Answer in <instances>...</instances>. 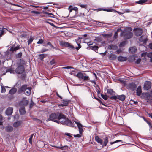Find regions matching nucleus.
Masks as SVG:
<instances>
[{
  "label": "nucleus",
  "instance_id": "53",
  "mask_svg": "<svg viewBox=\"0 0 152 152\" xmlns=\"http://www.w3.org/2000/svg\"><path fill=\"white\" fill-rule=\"evenodd\" d=\"M141 61V59L140 58H138L136 61V63L137 64H139Z\"/></svg>",
  "mask_w": 152,
  "mask_h": 152
},
{
  "label": "nucleus",
  "instance_id": "51",
  "mask_svg": "<svg viewBox=\"0 0 152 152\" xmlns=\"http://www.w3.org/2000/svg\"><path fill=\"white\" fill-rule=\"evenodd\" d=\"M147 123H148V124L149 127L150 128H152V126L151 123L149 121H146Z\"/></svg>",
  "mask_w": 152,
  "mask_h": 152
},
{
  "label": "nucleus",
  "instance_id": "17",
  "mask_svg": "<svg viewBox=\"0 0 152 152\" xmlns=\"http://www.w3.org/2000/svg\"><path fill=\"white\" fill-rule=\"evenodd\" d=\"M128 87L132 91H134L136 88V86L133 83H131L128 85Z\"/></svg>",
  "mask_w": 152,
  "mask_h": 152
},
{
  "label": "nucleus",
  "instance_id": "45",
  "mask_svg": "<svg viewBox=\"0 0 152 152\" xmlns=\"http://www.w3.org/2000/svg\"><path fill=\"white\" fill-rule=\"evenodd\" d=\"M2 120V116L0 114V125H3Z\"/></svg>",
  "mask_w": 152,
  "mask_h": 152
},
{
  "label": "nucleus",
  "instance_id": "57",
  "mask_svg": "<svg viewBox=\"0 0 152 152\" xmlns=\"http://www.w3.org/2000/svg\"><path fill=\"white\" fill-rule=\"evenodd\" d=\"M18 47H16L14 48V49H13L12 48H11L10 50L12 51H15V50H18Z\"/></svg>",
  "mask_w": 152,
  "mask_h": 152
},
{
  "label": "nucleus",
  "instance_id": "24",
  "mask_svg": "<svg viewBox=\"0 0 152 152\" xmlns=\"http://www.w3.org/2000/svg\"><path fill=\"white\" fill-rule=\"evenodd\" d=\"M109 58L110 60H115L116 59L117 56L115 54H111L109 56Z\"/></svg>",
  "mask_w": 152,
  "mask_h": 152
},
{
  "label": "nucleus",
  "instance_id": "8",
  "mask_svg": "<svg viewBox=\"0 0 152 152\" xmlns=\"http://www.w3.org/2000/svg\"><path fill=\"white\" fill-rule=\"evenodd\" d=\"M98 10V11L103 10L104 11H107L108 12H116L119 14H121V13L120 12L117 11L115 10H113L111 7L108 8L107 9H102L101 8H99Z\"/></svg>",
  "mask_w": 152,
  "mask_h": 152
},
{
  "label": "nucleus",
  "instance_id": "29",
  "mask_svg": "<svg viewBox=\"0 0 152 152\" xmlns=\"http://www.w3.org/2000/svg\"><path fill=\"white\" fill-rule=\"evenodd\" d=\"M72 7L71 5L69 7V9H70L69 10V12H71L72 10H75V11H77L78 10V8L76 7H74L73 8L70 9L71 7Z\"/></svg>",
  "mask_w": 152,
  "mask_h": 152
},
{
  "label": "nucleus",
  "instance_id": "25",
  "mask_svg": "<svg viewBox=\"0 0 152 152\" xmlns=\"http://www.w3.org/2000/svg\"><path fill=\"white\" fill-rule=\"evenodd\" d=\"M19 112L21 115H23L26 113L25 108L24 107H21L19 109Z\"/></svg>",
  "mask_w": 152,
  "mask_h": 152
},
{
  "label": "nucleus",
  "instance_id": "52",
  "mask_svg": "<svg viewBox=\"0 0 152 152\" xmlns=\"http://www.w3.org/2000/svg\"><path fill=\"white\" fill-rule=\"evenodd\" d=\"M43 40L42 39H40L37 42V44H42V43H43Z\"/></svg>",
  "mask_w": 152,
  "mask_h": 152
},
{
  "label": "nucleus",
  "instance_id": "23",
  "mask_svg": "<svg viewBox=\"0 0 152 152\" xmlns=\"http://www.w3.org/2000/svg\"><path fill=\"white\" fill-rule=\"evenodd\" d=\"M118 60L120 61H125L127 59L126 57H124L122 56H119L118 58Z\"/></svg>",
  "mask_w": 152,
  "mask_h": 152
},
{
  "label": "nucleus",
  "instance_id": "42",
  "mask_svg": "<svg viewBox=\"0 0 152 152\" xmlns=\"http://www.w3.org/2000/svg\"><path fill=\"white\" fill-rule=\"evenodd\" d=\"M102 35L103 37H110L111 36V35L110 34H102Z\"/></svg>",
  "mask_w": 152,
  "mask_h": 152
},
{
  "label": "nucleus",
  "instance_id": "20",
  "mask_svg": "<svg viewBox=\"0 0 152 152\" xmlns=\"http://www.w3.org/2000/svg\"><path fill=\"white\" fill-rule=\"evenodd\" d=\"M31 88L27 87L25 91V94L27 96H29L31 94Z\"/></svg>",
  "mask_w": 152,
  "mask_h": 152
},
{
  "label": "nucleus",
  "instance_id": "3",
  "mask_svg": "<svg viewBox=\"0 0 152 152\" xmlns=\"http://www.w3.org/2000/svg\"><path fill=\"white\" fill-rule=\"evenodd\" d=\"M59 124L66 125L69 126H71L72 125V123L71 121L66 118V116L65 115L64 117L61 118Z\"/></svg>",
  "mask_w": 152,
  "mask_h": 152
},
{
  "label": "nucleus",
  "instance_id": "27",
  "mask_svg": "<svg viewBox=\"0 0 152 152\" xmlns=\"http://www.w3.org/2000/svg\"><path fill=\"white\" fill-rule=\"evenodd\" d=\"M125 98V96L124 95H118V99L121 101H124Z\"/></svg>",
  "mask_w": 152,
  "mask_h": 152
},
{
  "label": "nucleus",
  "instance_id": "50",
  "mask_svg": "<svg viewBox=\"0 0 152 152\" xmlns=\"http://www.w3.org/2000/svg\"><path fill=\"white\" fill-rule=\"evenodd\" d=\"M148 53L147 52L143 53L141 54V56L145 57L146 56H147V54Z\"/></svg>",
  "mask_w": 152,
  "mask_h": 152
},
{
  "label": "nucleus",
  "instance_id": "39",
  "mask_svg": "<svg viewBox=\"0 0 152 152\" xmlns=\"http://www.w3.org/2000/svg\"><path fill=\"white\" fill-rule=\"evenodd\" d=\"M34 38L32 36H30L29 39L28 41V45L31 44L33 41Z\"/></svg>",
  "mask_w": 152,
  "mask_h": 152
},
{
  "label": "nucleus",
  "instance_id": "62",
  "mask_svg": "<svg viewBox=\"0 0 152 152\" xmlns=\"http://www.w3.org/2000/svg\"><path fill=\"white\" fill-rule=\"evenodd\" d=\"M32 138H29V143L31 144H32Z\"/></svg>",
  "mask_w": 152,
  "mask_h": 152
},
{
  "label": "nucleus",
  "instance_id": "4",
  "mask_svg": "<svg viewBox=\"0 0 152 152\" xmlns=\"http://www.w3.org/2000/svg\"><path fill=\"white\" fill-rule=\"evenodd\" d=\"M75 123L77 125L78 128L79 132V134H77L76 135H74V136L75 137H80L82 134L83 129L82 127L83 126L79 122L77 121H75Z\"/></svg>",
  "mask_w": 152,
  "mask_h": 152
},
{
  "label": "nucleus",
  "instance_id": "63",
  "mask_svg": "<svg viewBox=\"0 0 152 152\" xmlns=\"http://www.w3.org/2000/svg\"><path fill=\"white\" fill-rule=\"evenodd\" d=\"M121 50H118L116 51V53L119 54V53H121Z\"/></svg>",
  "mask_w": 152,
  "mask_h": 152
},
{
  "label": "nucleus",
  "instance_id": "37",
  "mask_svg": "<svg viewBox=\"0 0 152 152\" xmlns=\"http://www.w3.org/2000/svg\"><path fill=\"white\" fill-rule=\"evenodd\" d=\"M147 56L151 58L150 62H152V53H148Z\"/></svg>",
  "mask_w": 152,
  "mask_h": 152
},
{
  "label": "nucleus",
  "instance_id": "7",
  "mask_svg": "<svg viewBox=\"0 0 152 152\" xmlns=\"http://www.w3.org/2000/svg\"><path fill=\"white\" fill-rule=\"evenodd\" d=\"M151 83L150 82L146 81L145 82L143 88L145 90H148L151 88Z\"/></svg>",
  "mask_w": 152,
  "mask_h": 152
},
{
  "label": "nucleus",
  "instance_id": "31",
  "mask_svg": "<svg viewBox=\"0 0 152 152\" xmlns=\"http://www.w3.org/2000/svg\"><path fill=\"white\" fill-rule=\"evenodd\" d=\"M107 93L111 95L115 94V92L112 89H109L107 90Z\"/></svg>",
  "mask_w": 152,
  "mask_h": 152
},
{
  "label": "nucleus",
  "instance_id": "49",
  "mask_svg": "<svg viewBox=\"0 0 152 152\" xmlns=\"http://www.w3.org/2000/svg\"><path fill=\"white\" fill-rule=\"evenodd\" d=\"M121 140H117L114 142H110V144H114L115 143H117V142H120V141H121Z\"/></svg>",
  "mask_w": 152,
  "mask_h": 152
},
{
  "label": "nucleus",
  "instance_id": "48",
  "mask_svg": "<svg viewBox=\"0 0 152 152\" xmlns=\"http://www.w3.org/2000/svg\"><path fill=\"white\" fill-rule=\"evenodd\" d=\"M45 55L44 54L39 55V57L41 60H42L45 57Z\"/></svg>",
  "mask_w": 152,
  "mask_h": 152
},
{
  "label": "nucleus",
  "instance_id": "55",
  "mask_svg": "<svg viewBox=\"0 0 152 152\" xmlns=\"http://www.w3.org/2000/svg\"><path fill=\"white\" fill-rule=\"evenodd\" d=\"M63 69H73V67L71 66H66L62 68Z\"/></svg>",
  "mask_w": 152,
  "mask_h": 152
},
{
  "label": "nucleus",
  "instance_id": "22",
  "mask_svg": "<svg viewBox=\"0 0 152 152\" xmlns=\"http://www.w3.org/2000/svg\"><path fill=\"white\" fill-rule=\"evenodd\" d=\"M22 124L21 121H18L16 122H15L13 124V126L15 127H17L20 126Z\"/></svg>",
  "mask_w": 152,
  "mask_h": 152
},
{
  "label": "nucleus",
  "instance_id": "61",
  "mask_svg": "<svg viewBox=\"0 0 152 152\" xmlns=\"http://www.w3.org/2000/svg\"><path fill=\"white\" fill-rule=\"evenodd\" d=\"M48 42H43V46H46L47 45H49L48 44Z\"/></svg>",
  "mask_w": 152,
  "mask_h": 152
},
{
  "label": "nucleus",
  "instance_id": "60",
  "mask_svg": "<svg viewBox=\"0 0 152 152\" xmlns=\"http://www.w3.org/2000/svg\"><path fill=\"white\" fill-rule=\"evenodd\" d=\"M31 13H35L36 14H39V12L36 11H32L31 12Z\"/></svg>",
  "mask_w": 152,
  "mask_h": 152
},
{
  "label": "nucleus",
  "instance_id": "15",
  "mask_svg": "<svg viewBox=\"0 0 152 152\" xmlns=\"http://www.w3.org/2000/svg\"><path fill=\"white\" fill-rule=\"evenodd\" d=\"M28 102V101L24 99L21 101L19 103L20 106H24L26 105Z\"/></svg>",
  "mask_w": 152,
  "mask_h": 152
},
{
  "label": "nucleus",
  "instance_id": "35",
  "mask_svg": "<svg viewBox=\"0 0 152 152\" xmlns=\"http://www.w3.org/2000/svg\"><path fill=\"white\" fill-rule=\"evenodd\" d=\"M89 80V77L88 76H87L86 75L85 73V75L83 77V79L82 80L83 81L88 80Z\"/></svg>",
  "mask_w": 152,
  "mask_h": 152
},
{
  "label": "nucleus",
  "instance_id": "18",
  "mask_svg": "<svg viewBox=\"0 0 152 152\" xmlns=\"http://www.w3.org/2000/svg\"><path fill=\"white\" fill-rule=\"evenodd\" d=\"M85 75V73H82L81 72L78 73L76 75V76L79 78L80 80H82L83 77Z\"/></svg>",
  "mask_w": 152,
  "mask_h": 152
},
{
  "label": "nucleus",
  "instance_id": "56",
  "mask_svg": "<svg viewBox=\"0 0 152 152\" xmlns=\"http://www.w3.org/2000/svg\"><path fill=\"white\" fill-rule=\"evenodd\" d=\"M80 6L82 8H85L86 7V5L84 4H80Z\"/></svg>",
  "mask_w": 152,
  "mask_h": 152
},
{
  "label": "nucleus",
  "instance_id": "9",
  "mask_svg": "<svg viewBox=\"0 0 152 152\" xmlns=\"http://www.w3.org/2000/svg\"><path fill=\"white\" fill-rule=\"evenodd\" d=\"M63 102L62 103L58 105V107H63L64 106H66L68 105L69 103L70 102V100L68 99L63 100Z\"/></svg>",
  "mask_w": 152,
  "mask_h": 152
},
{
  "label": "nucleus",
  "instance_id": "32",
  "mask_svg": "<svg viewBox=\"0 0 152 152\" xmlns=\"http://www.w3.org/2000/svg\"><path fill=\"white\" fill-rule=\"evenodd\" d=\"M5 30L3 28H0V37H1L5 33Z\"/></svg>",
  "mask_w": 152,
  "mask_h": 152
},
{
  "label": "nucleus",
  "instance_id": "19",
  "mask_svg": "<svg viewBox=\"0 0 152 152\" xmlns=\"http://www.w3.org/2000/svg\"><path fill=\"white\" fill-rule=\"evenodd\" d=\"M95 140L98 143L102 144L103 142V140L100 138L98 136H96L95 137Z\"/></svg>",
  "mask_w": 152,
  "mask_h": 152
},
{
  "label": "nucleus",
  "instance_id": "43",
  "mask_svg": "<svg viewBox=\"0 0 152 152\" xmlns=\"http://www.w3.org/2000/svg\"><path fill=\"white\" fill-rule=\"evenodd\" d=\"M117 99H118V96H114L110 97V99L111 100H116Z\"/></svg>",
  "mask_w": 152,
  "mask_h": 152
},
{
  "label": "nucleus",
  "instance_id": "44",
  "mask_svg": "<svg viewBox=\"0 0 152 152\" xmlns=\"http://www.w3.org/2000/svg\"><path fill=\"white\" fill-rule=\"evenodd\" d=\"M124 13H125V12L129 13V12H133V11H131V10H129V9H125L124 10Z\"/></svg>",
  "mask_w": 152,
  "mask_h": 152
},
{
  "label": "nucleus",
  "instance_id": "47",
  "mask_svg": "<svg viewBox=\"0 0 152 152\" xmlns=\"http://www.w3.org/2000/svg\"><path fill=\"white\" fill-rule=\"evenodd\" d=\"M48 44L49 46L53 49H55L56 50L58 49H57L54 48V47L51 44V43L49 42H48Z\"/></svg>",
  "mask_w": 152,
  "mask_h": 152
},
{
  "label": "nucleus",
  "instance_id": "36",
  "mask_svg": "<svg viewBox=\"0 0 152 152\" xmlns=\"http://www.w3.org/2000/svg\"><path fill=\"white\" fill-rule=\"evenodd\" d=\"M147 1V0H140L137 1L136 3L137 4H143Z\"/></svg>",
  "mask_w": 152,
  "mask_h": 152
},
{
  "label": "nucleus",
  "instance_id": "16",
  "mask_svg": "<svg viewBox=\"0 0 152 152\" xmlns=\"http://www.w3.org/2000/svg\"><path fill=\"white\" fill-rule=\"evenodd\" d=\"M108 48L109 50H113L117 49L118 47L116 45L111 44L108 46Z\"/></svg>",
  "mask_w": 152,
  "mask_h": 152
},
{
  "label": "nucleus",
  "instance_id": "13",
  "mask_svg": "<svg viewBox=\"0 0 152 152\" xmlns=\"http://www.w3.org/2000/svg\"><path fill=\"white\" fill-rule=\"evenodd\" d=\"M6 131L8 132H12L13 129V127L10 125H8L4 127Z\"/></svg>",
  "mask_w": 152,
  "mask_h": 152
},
{
  "label": "nucleus",
  "instance_id": "58",
  "mask_svg": "<svg viewBox=\"0 0 152 152\" xmlns=\"http://www.w3.org/2000/svg\"><path fill=\"white\" fill-rule=\"evenodd\" d=\"M48 50V49H42L41 50V52L42 53H43L44 52H45L46 51H47Z\"/></svg>",
  "mask_w": 152,
  "mask_h": 152
},
{
  "label": "nucleus",
  "instance_id": "41",
  "mask_svg": "<svg viewBox=\"0 0 152 152\" xmlns=\"http://www.w3.org/2000/svg\"><path fill=\"white\" fill-rule=\"evenodd\" d=\"M126 44V42L124 41L121 43H120L119 45V47H122L124 46Z\"/></svg>",
  "mask_w": 152,
  "mask_h": 152
},
{
  "label": "nucleus",
  "instance_id": "30",
  "mask_svg": "<svg viewBox=\"0 0 152 152\" xmlns=\"http://www.w3.org/2000/svg\"><path fill=\"white\" fill-rule=\"evenodd\" d=\"M104 146H105L107 145L108 142V137H105L104 138Z\"/></svg>",
  "mask_w": 152,
  "mask_h": 152
},
{
  "label": "nucleus",
  "instance_id": "10",
  "mask_svg": "<svg viewBox=\"0 0 152 152\" xmlns=\"http://www.w3.org/2000/svg\"><path fill=\"white\" fill-rule=\"evenodd\" d=\"M27 87V86L26 85H24L22 86L18 90V93L20 94L23 92H25L26 89Z\"/></svg>",
  "mask_w": 152,
  "mask_h": 152
},
{
  "label": "nucleus",
  "instance_id": "38",
  "mask_svg": "<svg viewBox=\"0 0 152 152\" xmlns=\"http://www.w3.org/2000/svg\"><path fill=\"white\" fill-rule=\"evenodd\" d=\"M91 48L96 52H97V51H98V47L97 46H92V48Z\"/></svg>",
  "mask_w": 152,
  "mask_h": 152
},
{
  "label": "nucleus",
  "instance_id": "6",
  "mask_svg": "<svg viewBox=\"0 0 152 152\" xmlns=\"http://www.w3.org/2000/svg\"><path fill=\"white\" fill-rule=\"evenodd\" d=\"M60 45L62 46H65L71 49H74V47L70 45L69 43L65 42L62 41L60 42Z\"/></svg>",
  "mask_w": 152,
  "mask_h": 152
},
{
  "label": "nucleus",
  "instance_id": "54",
  "mask_svg": "<svg viewBox=\"0 0 152 152\" xmlns=\"http://www.w3.org/2000/svg\"><path fill=\"white\" fill-rule=\"evenodd\" d=\"M55 63V61L54 59L52 60L50 62V64L52 65L54 64Z\"/></svg>",
  "mask_w": 152,
  "mask_h": 152
},
{
  "label": "nucleus",
  "instance_id": "28",
  "mask_svg": "<svg viewBox=\"0 0 152 152\" xmlns=\"http://www.w3.org/2000/svg\"><path fill=\"white\" fill-rule=\"evenodd\" d=\"M17 90L16 88H13L10 91L9 93L11 94H13L16 92Z\"/></svg>",
  "mask_w": 152,
  "mask_h": 152
},
{
  "label": "nucleus",
  "instance_id": "14",
  "mask_svg": "<svg viewBox=\"0 0 152 152\" xmlns=\"http://www.w3.org/2000/svg\"><path fill=\"white\" fill-rule=\"evenodd\" d=\"M13 110V108L12 107H9L7 108L6 111V114L7 115H10L12 114Z\"/></svg>",
  "mask_w": 152,
  "mask_h": 152
},
{
  "label": "nucleus",
  "instance_id": "2",
  "mask_svg": "<svg viewBox=\"0 0 152 152\" xmlns=\"http://www.w3.org/2000/svg\"><path fill=\"white\" fill-rule=\"evenodd\" d=\"M132 31V29L129 28L125 30L122 32L121 34L123 36L124 39H128L131 38L133 35V33L131 32Z\"/></svg>",
  "mask_w": 152,
  "mask_h": 152
},
{
  "label": "nucleus",
  "instance_id": "59",
  "mask_svg": "<svg viewBox=\"0 0 152 152\" xmlns=\"http://www.w3.org/2000/svg\"><path fill=\"white\" fill-rule=\"evenodd\" d=\"M117 37H118V33L117 32H116L115 33L114 36V38L115 39H116Z\"/></svg>",
  "mask_w": 152,
  "mask_h": 152
},
{
  "label": "nucleus",
  "instance_id": "5",
  "mask_svg": "<svg viewBox=\"0 0 152 152\" xmlns=\"http://www.w3.org/2000/svg\"><path fill=\"white\" fill-rule=\"evenodd\" d=\"M24 67L22 66H19L15 69L16 73L18 74H22L24 72Z\"/></svg>",
  "mask_w": 152,
  "mask_h": 152
},
{
  "label": "nucleus",
  "instance_id": "1",
  "mask_svg": "<svg viewBox=\"0 0 152 152\" xmlns=\"http://www.w3.org/2000/svg\"><path fill=\"white\" fill-rule=\"evenodd\" d=\"M64 117V115L63 113H61L57 112L52 113L50 115L49 117L48 118V120L51 121L59 124L61 118Z\"/></svg>",
  "mask_w": 152,
  "mask_h": 152
},
{
  "label": "nucleus",
  "instance_id": "33",
  "mask_svg": "<svg viewBox=\"0 0 152 152\" xmlns=\"http://www.w3.org/2000/svg\"><path fill=\"white\" fill-rule=\"evenodd\" d=\"M58 148L61 149V150H64L66 149L67 148V146L65 145L64 146H62V145L61 144V146H55Z\"/></svg>",
  "mask_w": 152,
  "mask_h": 152
},
{
  "label": "nucleus",
  "instance_id": "64",
  "mask_svg": "<svg viewBox=\"0 0 152 152\" xmlns=\"http://www.w3.org/2000/svg\"><path fill=\"white\" fill-rule=\"evenodd\" d=\"M148 115L149 117H151L152 119V113H148Z\"/></svg>",
  "mask_w": 152,
  "mask_h": 152
},
{
  "label": "nucleus",
  "instance_id": "26",
  "mask_svg": "<svg viewBox=\"0 0 152 152\" xmlns=\"http://www.w3.org/2000/svg\"><path fill=\"white\" fill-rule=\"evenodd\" d=\"M141 92L142 91L141 86H139L137 90V94L138 96H139L141 94Z\"/></svg>",
  "mask_w": 152,
  "mask_h": 152
},
{
  "label": "nucleus",
  "instance_id": "40",
  "mask_svg": "<svg viewBox=\"0 0 152 152\" xmlns=\"http://www.w3.org/2000/svg\"><path fill=\"white\" fill-rule=\"evenodd\" d=\"M101 96L104 100H107L108 99V97L107 95L102 94Z\"/></svg>",
  "mask_w": 152,
  "mask_h": 152
},
{
  "label": "nucleus",
  "instance_id": "34",
  "mask_svg": "<svg viewBox=\"0 0 152 152\" xmlns=\"http://www.w3.org/2000/svg\"><path fill=\"white\" fill-rule=\"evenodd\" d=\"M89 80V77L88 76H87L86 75L85 73V75L83 77V79L82 80L83 81L88 80Z\"/></svg>",
  "mask_w": 152,
  "mask_h": 152
},
{
  "label": "nucleus",
  "instance_id": "46",
  "mask_svg": "<svg viewBox=\"0 0 152 152\" xmlns=\"http://www.w3.org/2000/svg\"><path fill=\"white\" fill-rule=\"evenodd\" d=\"M1 92L2 93H5L6 92V89L4 87L2 86H1Z\"/></svg>",
  "mask_w": 152,
  "mask_h": 152
},
{
  "label": "nucleus",
  "instance_id": "11",
  "mask_svg": "<svg viewBox=\"0 0 152 152\" xmlns=\"http://www.w3.org/2000/svg\"><path fill=\"white\" fill-rule=\"evenodd\" d=\"M82 39L81 37H79L78 38L75 39V41L78 45V47L76 48L75 49L77 50H78L80 48H81V45H80L81 43V39Z\"/></svg>",
  "mask_w": 152,
  "mask_h": 152
},
{
  "label": "nucleus",
  "instance_id": "12",
  "mask_svg": "<svg viewBox=\"0 0 152 152\" xmlns=\"http://www.w3.org/2000/svg\"><path fill=\"white\" fill-rule=\"evenodd\" d=\"M143 32V30L141 28H137L135 31V34L137 36L141 35Z\"/></svg>",
  "mask_w": 152,
  "mask_h": 152
},
{
  "label": "nucleus",
  "instance_id": "21",
  "mask_svg": "<svg viewBox=\"0 0 152 152\" xmlns=\"http://www.w3.org/2000/svg\"><path fill=\"white\" fill-rule=\"evenodd\" d=\"M137 51V49L135 47L130 48L129 50V52L130 53H134Z\"/></svg>",
  "mask_w": 152,
  "mask_h": 152
}]
</instances>
